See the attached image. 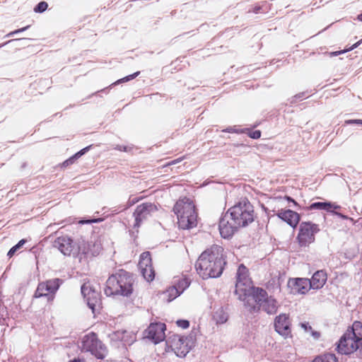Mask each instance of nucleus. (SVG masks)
<instances>
[{"instance_id": "1", "label": "nucleus", "mask_w": 362, "mask_h": 362, "mask_svg": "<svg viewBox=\"0 0 362 362\" xmlns=\"http://www.w3.org/2000/svg\"><path fill=\"white\" fill-rule=\"evenodd\" d=\"M253 206L246 199H242L222 216L219 221V231L222 238H230L240 227H245L253 222Z\"/></svg>"}, {"instance_id": "2", "label": "nucleus", "mask_w": 362, "mask_h": 362, "mask_svg": "<svg viewBox=\"0 0 362 362\" xmlns=\"http://www.w3.org/2000/svg\"><path fill=\"white\" fill-rule=\"evenodd\" d=\"M226 263L223 247L213 245L200 255L196 262L195 268L204 279L216 278L223 273Z\"/></svg>"}, {"instance_id": "3", "label": "nucleus", "mask_w": 362, "mask_h": 362, "mask_svg": "<svg viewBox=\"0 0 362 362\" xmlns=\"http://www.w3.org/2000/svg\"><path fill=\"white\" fill-rule=\"evenodd\" d=\"M133 283L132 275L123 269H120L107 279L105 293L107 296L113 295L129 296L133 291Z\"/></svg>"}, {"instance_id": "4", "label": "nucleus", "mask_w": 362, "mask_h": 362, "mask_svg": "<svg viewBox=\"0 0 362 362\" xmlns=\"http://www.w3.org/2000/svg\"><path fill=\"white\" fill-rule=\"evenodd\" d=\"M362 347V324L358 321L354 322L352 327L348 329L341 337L337 349L342 354H351Z\"/></svg>"}, {"instance_id": "5", "label": "nucleus", "mask_w": 362, "mask_h": 362, "mask_svg": "<svg viewBox=\"0 0 362 362\" xmlns=\"http://www.w3.org/2000/svg\"><path fill=\"white\" fill-rule=\"evenodd\" d=\"M173 211L177 216V223L182 229H189L197 225V213L192 202L187 197L179 199Z\"/></svg>"}, {"instance_id": "6", "label": "nucleus", "mask_w": 362, "mask_h": 362, "mask_svg": "<svg viewBox=\"0 0 362 362\" xmlns=\"http://www.w3.org/2000/svg\"><path fill=\"white\" fill-rule=\"evenodd\" d=\"M238 298L244 301L245 306L251 312H257L260 310L261 300L267 296V291L260 288L250 287L244 288L240 293H235Z\"/></svg>"}, {"instance_id": "7", "label": "nucleus", "mask_w": 362, "mask_h": 362, "mask_svg": "<svg viewBox=\"0 0 362 362\" xmlns=\"http://www.w3.org/2000/svg\"><path fill=\"white\" fill-rule=\"evenodd\" d=\"M81 349L83 351L90 352L92 355L99 359H103L107 352L105 346L93 332L88 333L82 338Z\"/></svg>"}, {"instance_id": "8", "label": "nucleus", "mask_w": 362, "mask_h": 362, "mask_svg": "<svg viewBox=\"0 0 362 362\" xmlns=\"http://www.w3.org/2000/svg\"><path fill=\"white\" fill-rule=\"evenodd\" d=\"M320 231L318 225L310 221H303L299 226L297 240L300 247L308 246L315 241V235Z\"/></svg>"}, {"instance_id": "9", "label": "nucleus", "mask_w": 362, "mask_h": 362, "mask_svg": "<svg viewBox=\"0 0 362 362\" xmlns=\"http://www.w3.org/2000/svg\"><path fill=\"white\" fill-rule=\"evenodd\" d=\"M62 283L63 281L58 278L40 283L34 296L35 298L47 296L48 298V300H52L54 298L55 293Z\"/></svg>"}, {"instance_id": "10", "label": "nucleus", "mask_w": 362, "mask_h": 362, "mask_svg": "<svg viewBox=\"0 0 362 362\" xmlns=\"http://www.w3.org/2000/svg\"><path fill=\"white\" fill-rule=\"evenodd\" d=\"M81 293L87 302L88 306L94 313L100 308L101 301L100 293L96 291L89 282L84 283L81 286Z\"/></svg>"}, {"instance_id": "11", "label": "nucleus", "mask_w": 362, "mask_h": 362, "mask_svg": "<svg viewBox=\"0 0 362 362\" xmlns=\"http://www.w3.org/2000/svg\"><path fill=\"white\" fill-rule=\"evenodd\" d=\"M189 342L187 337L177 334L172 336L167 341L171 349L179 357H184L189 352L190 349Z\"/></svg>"}, {"instance_id": "12", "label": "nucleus", "mask_w": 362, "mask_h": 362, "mask_svg": "<svg viewBox=\"0 0 362 362\" xmlns=\"http://www.w3.org/2000/svg\"><path fill=\"white\" fill-rule=\"evenodd\" d=\"M157 211V207L155 204L151 202L143 203L137 206L134 213L135 223L134 224V228L140 226L141 222L146 219L152 213Z\"/></svg>"}, {"instance_id": "13", "label": "nucleus", "mask_w": 362, "mask_h": 362, "mask_svg": "<svg viewBox=\"0 0 362 362\" xmlns=\"http://www.w3.org/2000/svg\"><path fill=\"white\" fill-rule=\"evenodd\" d=\"M165 325L162 322L151 323L145 330L146 338L151 339L155 344H158L165 339Z\"/></svg>"}, {"instance_id": "14", "label": "nucleus", "mask_w": 362, "mask_h": 362, "mask_svg": "<svg viewBox=\"0 0 362 362\" xmlns=\"http://www.w3.org/2000/svg\"><path fill=\"white\" fill-rule=\"evenodd\" d=\"M139 268L144 278L147 281H151L155 276V272L151 264V257L149 252H143L140 255Z\"/></svg>"}, {"instance_id": "15", "label": "nucleus", "mask_w": 362, "mask_h": 362, "mask_svg": "<svg viewBox=\"0 0 362 362\" xmlns=\"http://www.w3.org/2000/svg\"><path fill=\"white\" fill-rule=\"evenodd\" d=\"M275 330L284 338L291 337V321L288 315L282 313L275 317Z\"/></svg>"}, {"instance_id": "16", "label": "nucleus", "mask_w": 362, "mask_h": 362, "mask_svg": "<svg viewBox=\"0 0 362 362\" xmlns=\"http://www.w3.org/2000/svg\"><path fill=\"white\" fill-rule=\"evenodd\" d=\"M236 277L235 293H240L244 288L252 287L251 281L248 276V269L243 264L239 266Z\"/></svg>"}, {"instance_id": "17", "label": "nucleus", "mask_w": 362, "mask_h": 362, "mask_svg": "<svg viewBox=\"0 0 362 362\" xmlns=\"http://www.w3.org/2000/svg\"><path fill=\"white\" fill-rule=\"evenodd\" d=\"M310 279L305 278L289 279L287 284L293 294H305L310 289Z\"/></svg>"}, {"instance_id": "18", "label": "nucleus", "mask_w": 362, "mask_h": 362, "mask_svg": "<svg viewBox=\"0 0 362 362\" xmlns=\"http://www.w3.org/2000/svg\"><path fill=\"white\" fill-rule=\"evenodd\" d=\"M53 246L57 248L63 255H70L73 250V240L67 235L58 237L53 243Z\"/></svg>"}, {"instance_id": "19", "label": "nucleus", "mask_w": 362, "mask_h": 362, "mask_svg": "<svg viewBox=\"0 0 362 362\" xmlns=\"http://www.w3.org/2000/svg\"><path fill=\"white\" fill-rule=\"evenodd\" d=\"M277 216L279 218L286 222L291 227L295 228L300 221V215L292 210L278 209Z\"/></svg>"}, {"instance_id": "20", "label": "nucleus", "mask_w": 362, "mask_h": 362, "mask_svg": "<svg viewBox=\"0 0 362 362\" xmlns=\"http://www.w3.org/2000/svg\"><path fill=\"white\" fill-rule=\"evenodd\" d=\"M279 308V303L272 296L264 297V300H261L260 308L265 311L269 315H274L276 313Z\"/></svg>"}, {"instance_id": "21", "label": "nucleus", "mask_w": 362, "mask_h": 362, "mask_svg": "<svg viewBox=\"0 0 362 362\" xmlns=\"http://www.w3.org/2000/svg\"><path fill=\"white\" fill-rule=\"evenodd\" d=\"M327 281V274L322 271L319 270L314 273L311 279H310V286L313 289L321 288Z\"/></svg>"}, {"instance_id": "22", "label": "nucleus", "mask_w": 362, "mask_h": 362, "mask_svg": "<svg viewBox=\"0 0 362 362\" xmlns=\"http://www.w3.org/2000/svg\"><path fill=\"white\" fill-rule=\"evenodd\" d=\"M310 210H325L328 212H333L332 209H340V206L332 204L330 202H315L310 205Z\"/></svg>"}, {"instance_id": "23", "label": "nucleus", "mask_w": 362, "mask_h": 362, "mask_svg": "<svg viewBox=\"0 0 362 362\" xmlns=\"http://www.w3.org/2000/svg\"><path fill=\"white\" fill-rule=\"evenodd\" d=\"M228 318L227 313L222 308L216 310L213 315V319L216 324H223L228 320Z\"/></svg>"}, {"instance_id": "24", "label": "nucleus", "mask_w": 362, "mask_h": 362, "mask_svg": "<svg viewBox=\"0 0 362 362\" xmlns=\"http://www.w3.org/2000/svg\"><path fill=\"white\" fill-rule=\"evenodd\" d=\"M313 362H338V360L334 354H326L315 357Z\"/></svg>"}, {"instance_id": "25", "label": "nucleus", "mask_w": 362, "mask_h": 362, "mask_svg": "<svg viewBox=\"0 0 362 362\" xmlns=\"http://www.w3.org/2000/svg\"><path fill=\"white\" fill-rule=\"evenodd\" d=\"M181 291H180L179 288H177L176 286H173L172 287H170L165 295L168 297L167 300L168 302H170L173 300H174L175 298L179 296L181 294Z\"/></svg>"}, {"instance_id": "26", "label": "nucleus", "mask_w": 362, "mask_h": 362, "mask_svg": "<svg viewBox=\"0 0 362 362\" xmlns=\"http://www.w3.org/2000/svg\"><path fill=\"white\" fill-rule=\"evenodd\" d=\"M285 201H287L288 202H293L294 205H297V203L291 197H276L272 202L279 206H282Z\"/></svg>"}, {"instance_id": "27", "label": "nucleus", "mask_w": 362, "mask_h": 362, "mask_svg": "<svg viewBox=\"0 0 362 362\" xmlns=\"http://www.w3.org/2000/svg\"><path fill=\"white\" fill-rule=\"evenodd\" d=\"M25 240L24 239L20 240L16 245H14L9 250L7 255L9 257H11L18 250H19L21 247H22V246L25 244Z\"/></svg>"}, {"instance_id": "28", "label": "nucleus", "mask_w": 362, "mask_h": 362, "mask_svg": "<svg viewBox=\"0 0 362 362\" xmlns=\"http://www.w3.org/2000/svg\"><path fill=\"white\" fill-rule=\"evenodd\" d=\"M189 286V282L188 281V280L186 279H182L179 281L176 286L177 288H179L180 291L182 293Z\"/></svg>"}, {"instance_id": "29", "label": "nucleus", "mask_w": 362, "mask_h": 362, "mask_svg": "<svg viewBox=\"0 0 362 362\" xmlns=\"http://www.w3.org/2000/svg\"><path fill=\"white\" fill-rule=\"evenodd\" d=\"M48 7V5L46 1H40L35 8L34 11L35 13H42L44 12Z\"/></svg>"}, {"instance_id": "30", "label": "nucleus", "mask_w": 362, "mask_h": 362, "mask_svg": "<svg viewBox=\"0 0 362 362\" xmlns=\"http://www.w3.org/2000/svg\"><path fill=\"white\" fill-rule=\"evenodd\" d=\"M176 324L178 327H182L183 329L188 328L189 326V322L186 320H179L176 322Z\"/></svg>"}, {"instance_id": "31", "label": "nucleus", "mask_w": 362, "mask_h": 362, "mask_svg": "<svg viewBox=\"0 0 362 362\" xmlns=\"http://www.w3.org/2000/svg\"><path fill=\"white\" fill-rule=\"evenodd\" d=\"M362 40H360L358 42H357L356 44H354L351 47H350L349 49H347L346 50H343V51H340V52H332V55H334V56H337L341 53H344L347 51H349V50H352L353 49L357 47L361 42Z\"/></svg>"}, {"instance_id": "32", "label": "nucleus", "mask_w": 362, "mask_h": 362, "mask_svg": "<svg viewBox=\"0 0 362 362\" xmlns=\"http://www.w3.org/2000/svg\"><path fill=\"white\" fill-rule=\"evenodd\" d=\"M139 74H140L139 71L135 72L133 74L129 75V76L120 79L119 81H121V82L129 81L132 80L134 78H136Z\"/></svg>"}, {"instance_id": "33", "label": "nucleus", "mask_w": 362, "mask_h": 362, "mask_svg": "<svg viewBox=\"0 0 362 362\" xmlns=\"http://www.w3.org/2000/svg\"><path fill=\"white\" fill-rule=\"evenodd\" d=\"M91 146H87L83 149H81L80 151L77 152L75 155H74V158H76V159H78V158H80L82 155H83L86 152H87L90 148Z\"/></svg>"}, {"instance_id": "34", "label": "nucleus", "mask_w": 362, "mask_h": 362, "mask_svg": "<svg viewBox=\"0 0 362 362\" xmlns=\"http://www.w3.org/2000/svg\"><path fill=\"white\" fill-rule=\"evenodd\" d=\"M29 28H30V25H27V26H25V27H24V28H21V29L16 30H14V31H13V32H11L10 33H8V34L7 35V36H8V37H10V36L13 35L14 34H16V33H18L23 32V31H25V30H28Z\"/></svg>"}, {"instance_id": "35", "label": "nucleus", "mask_w": 362, "mask_h": 362, "mask_svg": "<svg viewBox=\"0 0 362 362\" xmlns=\"http://www.w3.org/2000/svg\"><path fill=\"white\" fill-rule=\"evenodd\" d=\"M252 139H259L261 136V132L259 130H255L249 134Z\"/></svg>"}, {"instance_id": "36", "label": "nucleus", "mask_w": 362, "mask_h": 362, "mask_svg": "<svg viewBox=\"0 0 362 362\" xmlns=\"http://www.w3.org/2000/svg\"><path fill=\"white\" fill-rule=\"evenodd\" d=\"M76 158H74V156H73L72 157H71L70 158L67 159L66 160H65L64 163H63V165L64 166H68L72 163H74V161L76 160Z\"/></svg>"}, {"instance_id": "37", "label": "nucleus", "mask_w": 362, "mask_h": 362, "mask_svg": "<svg viewBox=\"0 0 362 362\" xmlns=\"http://www.w3.org/2000/svg\"><path fill=\"white\" fill-rule=\"evenodd\" d=\"M346 124H362V119H349L345 122Z\"/></svg>"}, {"instance_id": "38", "label": "nucleus", "mask_w": 362, "mask_h": 362, "mask_svg": "<svg viewBox=\"0 0 362 362\" xmlns=\"http://www.w3.org/2000/svg\"><path fill=\"white\" fill-rule=\"evenodd\" d=\"M300 327L304 329L305 332L308 330H312V327L308 325V323H300Z\"/></svg>"}, {"instance_id": "39", "label": "nucleus", "mask_w": 362, "mask_h": 362, "mask_svg": "<svg viewBox=\"0 0 362 362\" xmlns=\"http://www.w3.org/2000/svg\"><path fill=\"white\" fill-rule=\"evenodd\" d=\"M115 149L122 151H127V147L125 146L117 145Z\"/></svg>"}, {"instance_id": "40", "label": "nucleus", "mask_w": 362, "mask_h": 362, "mask_svg": "<svg viewBox=\"0 0 362 362\" xmlns=\"http://www.w3.org/2000/svg\"><path fill=\"white\" fill-rule=\"evenodd\" d=\"M98 221H99V219H93V220L83 221H81V223H97Z\"/></svg>"}, {"instance_id": "41", "label": "nucleus", "mask_w": 362, "mask_h": 362, "mask_svg": "<svg viewBox=\"0 0 362 362\" xmlns=\"http://www.w3.org/2000/svg\"><path fill=\"white\" fill-rule=\"evenodd\" d=\"M224 132H229V133H232V132H238V131H237V130L234 129H233V128H232V127L227 128L226 130H224Z\"/></svg>"}, {"instance_id": "42", "label": "nucleus", "mask_w": 362, "mask_h": 362, "mask_svg": "<svg viewBox=\"0 0 362 362\" xmlns=\"http://www.w3.org/2000/svg\"><path fill=\"white\" fill-rule=\"evenodd\" d=\"M334 214H336V215H337V216H339V217H341V218H343V219H347V218H348V217H347L346 216L343 215V214H340V213H338V212H334Z\"/></svg>"}, {"instance_id": "43", "label": "nucleus", "mask_w": 362, "mask_h": 362, "mask_svg": "<svg viewBox=\"0 0 362 362\" xmlns=\"http://www.w3.org/2000/svg\"><path fill=\"white\" fill-rule=\"evenodd\" d=\"M312 335L315 338L317 339L320 337V333L315 331H312Z\"/></svg>"}, {"instance_id": "44", "label": "nucleus", "mask_w": 362, "mask_h": 362, "mask_svg": "<svg viewBox=\"0 0 362 362\" xmlns=\"http://www.w3.org/2000/svg\"><path fill=\"white\" fill-rule=\"evenodd\" d=\"M304 93H300V94H298L295 96V98H298V99H301L303 96Z\"/></svg>"}, {"instance_id": "45", "label": "nucleus", "mask_w": 362, "mask_h": 362, "mask_svg": "<svg viewBox=\"0 0 362 362\" xmlns=\"http://www.w3.org/2000/svg\"><path fill=\"white\" fill-rule=\"evenodd\" d=\"M71 362H84L83 360H81V359H74L72 361H71Z\"/></svg>"}, {"instance_id": "46", "label": "nucleus", "mask_w": 362, "mask_h": 362, "mask_svg": "<svg viewBox=\"0 0 362 362\" xmlns=\"http://www.w3.org/2000/svg\"><path fill=\"white\" fill-rule=\"evenodd\" d=\"M357 19L360 21H362V13L357 16Z\"/></svg>"}, {"instance_id": "47", "label": "nucleus", "mask_w": 362, "mask_h": 362, "mask_svg": "<svg viewBox=\"0 0 362 362\" xmlns=\"http://www.w3.org/2000/svg\"><path fill=\"white\" fill-rule=\"evenodd\" d=\"M259 9H260V8H259V7H258V8H255V11H254V12H255V13H258Z\"/></svg>"}, {"instance_id": "48", "label": "nucleus", "mask_w": 362, "mask_h": 362, "mask_svg": "<svg viewBox=\"0 0 362 362\" xmlns=\"http://www.w3.org/2000/svg\"><path fill=\"white\" fill-rule=\"evenodd\" d=\"M11 42V41H8V42H5V43H4V44H1V45H0V47H3V46H4L6 44H7V43H8V42Z\"/></svg>"}]
</instances>
